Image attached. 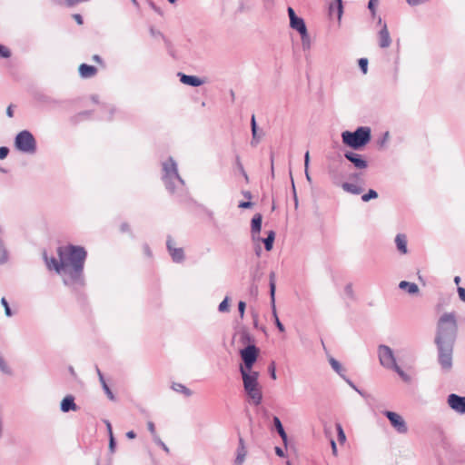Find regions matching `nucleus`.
<instances>
[{
    "instance_id": "680f3d73",
    "label": "nucleus",
    "mask_w": 465,
    "mask_h": 465,
    "mask_svg": "<svg viewBox=\"0 0 465 465\" xmlns=\"http://www.w3.org/2000/svg\"><path fill=\"white\" fill-rule=\"evenodd\" d=\"M108 112H109V115L104 117L105 120H111L112 119V115H113V113L114 112V107L112 106V105H109L106 107Z\"/></svg>"
},
{
    "instance_id": "c03bdc74",
    "label": "nucleus",
    "mask_w": 465,
    "mask_h": 465,
    "mask_svg": "<svg viewBox=\"0 0 465 465\" xmlns=\"http://www.w3.org/2000/svg\"><path fill=\"white\" fill-rule=\"evenodd\" d=\"M245 308H246V303L244 302H242V301H240L238 302V311H239L240 317L242 319L244 316Z\"/></svg>"
},
{
    "instance_id": "72a5a7b5",
    "label": "nucleus",
    "mask_w": 465,
    "mask_h": 465,
    "mask_svg": "<svg viewBox=\"0 0 465 465\" xmlns=\"http://www.w3.org/2000/svg\"><path fill=\"white\" fill-rule=\"evenodd\" d=\"M235 162H236V166L239 169L240 173L244 176L245 180L248 182V175L243 168V165L241 162L239 155L236 156Z\"/></svg>"
},
{
    "instance_id": "a18cd8bd",
    "label": "nucleus",
    "mask_w": 465,
    "mask_h": 465,
    "mask_svg": "<svg viewBox=\"0 0 465 465\" xmlns=\"http://www.w3.org/2000/svg\"><path fill=\"white\" fill-rule=\"evenodd\" d=\"M147 428L148 430L151 432L153 439H155V436H158V434L156 433L154 423L153 421H148Z\"/></svg>"
},
{
    "instance_id": "864d4df0",
    "label": "nucleus",
    "mask_w": 465,
    "mask_h": 465,
    "mask_svg": "<svg viewBox=\"0 0 465 465\" xmlns=\"http://www.w3.org/2000/svg\"><path fill=\"white\" fill-rule=\"evenodd\" d=\"M459 297L462 302H465V288L458 287L457 289Z\"/></svg>"
},
{
    "instance_id": "f8f14e48",
    "label": "nucleus",
    "mask_w": 465,
    "mask_h": 465,
    "mask_svg": "<svg viewBox=\"0 0 465 465\" xmlns=\"http://www.w3.org/2000/svg\"><path fill=\"white\" fill-rule=\"evenodd\" d=\"M262 216L261 213H256L253 215L252 222H251V233H252V239L253 242H260V232L262 230Z\"/></svg>"
},
{
    "instance_id": "a878e982",
    "label": "nucleus",
    "mask_w": 465,
    "mask_h": 465,
    "mask_svg": "<svg viewBox=\"0 0 465 465\" xmlns=\"http://www.w3.org/2000/svg\"><path fill=\"white\" fill-rule=\"evenodd\" d=\"M171 388L175 392L182 393L185 397H190L193 395V391L182 383L173 382Z\"/></svg>"
},
{
    "instance_id": "f3484780",
    "label": "nucleus",
    "mask_w": 465,
    "mask_h": 465,
    "mask_svg": "<svg viewBox=\"0 0 465 465\" xmlns=\"http://www.w3.org/2000/svg\"><path fill=\"white\" fill-rule=\"evenodd\" d=\"M177 75L180 78V81L186 85L190 86H200L203 84V80L194 76V75H187L183 73H178Z\"/></svg>"
},
{
    "instance_id": "9d476101",
    "label": "nucleus",
    "mask_w": 465,
    "mask_h": 465,
    "mask_svg": "<svg viewBox=\"0 0 465 465\" xmlns=\"http://www.w3.org/2000/svg\"><path fill=\"white\" fill-rule=\"evenodd\" d=\"M166 247L173 262L180 263L184 260V252L183 248L175 247V242L171 236L167 237Z\"/></svg>"
},
{
    "instance_id": "bf43d9fd",
    "label": "nucleus",
    "mask_w": 465,
    "mask_h": 465,
    "mask_svg": "<svg viewBox=\"0 0 465 465\" xmlns=\"http://www.w3.org/2000/svg\"><path fill=\"white\" fill-rule=\"evenodd\" d=\"M250 294L254 297L257 296V294H258V286L257 285H255V284L251 285Z\"/></svg>"
},
{
    "instance_id": "39448f33",
    "label": "nucleus",
    "mask_w": 465,
    "mask_h": 465,
    "mask_svg": "<svg viewBox=\"0 0 465 465\" xmlns=\"http://www.w3.org/2000/svg\"><path fill=\"white\" fill-rule=\"evenodd\" d=\"M243 388L254 405H260L262 400V390L258 382L259 373L252 371L241 370Z\"/></svg>"
},
{
    "instance_id": "79ce46f5",
    "label": "nucleus",
    "mask_w": 465,
    "mask_h": 465,
    "mask_svg": "<svg viewBox=\"0 0 465 465\" xmlns=\"http://www.w3.org/2000/svg\"><path fill=\"white\" fill-rule=\"evenodd\" d=\"M379 0H370L368 4V8L371 13L372 16H375L376 15V5L378 4Z\"/></svg>"
},
{
    "instance_id": "5701e85b",
    "label": "nucleus",
    "mask_w": 465,
    "mask_h": 465,
    "mask_svg": "<svg viewBox=\"0 0 465 465\" xmlns=\"http://www.w3.org/2000/svg\"><path fill=\"white\" fill-rule=\"evenodd\" d=\"M275 240V232L271 230L267 232V236L265 238H261L260 242L264 243V248L267 252H270L273 247V242Z\"/></svg>"
},
{
    "instance_id": "4be33fe9",
    "label": "nucleus",
    "mask_w": 465,
    "mask_h": 465,
    "mask_svg": "<svg viewBox=\"0 0 465 465\" xmlns=\"http://www.w3.org/2000/svg\"><path fill=\"white\" fill-rule=\"evenodd\" d=\"M395 243L400 252L405 254L408 252L407 238L404 234L399 233L396 235Z\"/></svg>"
},
{
    "instance_id": "1a4fd4ad",
    "label": "nucleus",
    "mask_w": 465,
    "mask_h": 465,
    "mask_svg": "<svg viewBox=\"0 0 465 465\" xmlns=\"http://www.w3.org/2000/svg\"><path fill=\"white\" fill-rule=\"evenodd\" d=\"M383 414L399 433L405 434L408 432V426L400 414L391 411H385Z\"/></svg>"
},
{
    "instance_id": "c756f323",
    "label": "nucleus",
    "mask_w": 465,
    "mask_h": 465,
    "mask_svg": "<svg viewBox=\"0 0 465 465\" xmlns=\"http://www.w3.org/2000/svg\"><path fill=\"white\" fill-rule=\"evenodd\" d=\"M37 100L43 104H60L59 101L55 100V99H53L52 97L48 96V95H45V94H39L37 96Z\"/></svg>"
},
{
    "instance_id": "f704fd0d",
    "label": "nucleus",
    "mask_w": 465,
    "mask_h": 465,
    "mask_svg": "<svg viewBox=\"0 0 465 465\" xmlns=\"http://www.w3.org/2000/svg\"><path fill=\"white\" fill-rule=\"evenodd\" d=\"M218 310L220 312H225L229 311V297H225L223 301L219 304Z\"/></svg>"
},
{
    "instance_id": "4468645a",
    "label": "nucleus",
    "mask_w": 465,
    "mask_h": 465,
    "mask_svg": "<svg viewBox=\"0 0 465 465\" xmlns=\"http://www.w3.org/2000/svg\"><path fill=\"white\" fill-rule=\"evenodd\" d=\"M379 36V46L381 48H388L391 44V38L386 24H383L381 30L378 33Z\"/></svg>"
},
{
    "instance_id": "c9c22d12",
    "label": "nucleus",
    "mask_w": 465,
    "mask_h": 465,
    "mask_svg": "<svg viewBox=\"0 0 465 465\" xmlns=\"http://www.w3.org/2000/svg\"><path fill=\"white\" fill-rule=\"evenodd\" d=\"M301 38H302V48L304 50L310 49V47H311V40H310V36L308 35V32H306L304 36L301 35Z\"/></svg>"
},
{
    "instance_id": "20e7f679",
    "label": "nucleus",
    "mask_w": 465,
    "mask_h": 465,
    "mask_svg": "<svg viewBox=\"0 0 465 465\" xmlns=\"http://www.w3.org/2000/svg\"><path fill=\"white\" fill-rule=\"evenodd\" d=\"M371 139V128L360 126L355 131H344L341 133L342 143L353 150H361L370 143Z\"/></svg>"
},
{
    "instance_id": "49530a36",
    "label": "nucleus",
    "mask_w": 465,
    "mask_h": 465,
    "mask_svg": "<svg viewBox=\"0 0 465 465\" xmlns=\"http://www.w3.org/2000/svg\"><path fill=\"white\" fill-rule=\"evenodd\" d=\"M268 371L270 372V376L272 379L276 380V372H275V363L272 361L268 367Z\"/></svg>"
},
{
    "instance_id": "338daca9",
    "label": "nucleus",
    "mask_w": 465,
    "mask_h": 465,
    "mask_svg": "<svg viewBox=\"0 0 465 465\" xmlns=\"http://www.w3.org/2000/svg\"><path fill=\"white\" fill-rule=\"evenodd\" d=\"M143 252L144 253L147 255V256H151L152 255V252L150 250V247L147 245V244H143Z\"/></svg>"
},
{
    "instance_id": "0e129e2a",
    "label": "nucleus",
    "mask_w": 465,
    "mask_h": 465,
    "mask_svg": "<svg viewBox=\"0 0 465 465\" xmlns=\"http://www.w3.org/2000/svg\"><path fill=\"white\" fill-rule=\"evenodd\" d=\"M104 423H105V425H106V429H107V431H108V435H109V437H111V434H114V433H113L112 425H111V423H110V421H109V420H104Z\"/></svg>"
},
{
    "instance_id": "8fccbe9b",
    "label": "nucleus",
    "mask_w": 465,
    "mask_h": 465,
    "mask_svg": "<svg viewBox=\"0 0 465 465\" xmlns=\"http://www.w3.org/2000/svg\"><path fill=\"white\" fill-rule=\"evenodd\" d=\"M91 114L89 111H84L74 117V122L81 120L84 116H88Z\"/></svg>"
},
{
    "instance_id": "0eeeda50",
    "label": "nucleus",
    "mask_w": 465,
    "mask_h": 465,
    "mask_svg": "<svg viewBox=\"0 0 465 465\" xmlns=\"http://www.w3.org/2000/svg\"><path fill=\"white\" fill-rule=\"evenodd\" d=\"M240 355L243 361V365L240 367V371H252L253 364L257 361L259 349L254 344H248L240 351Z\"/></svg>"
},
{
    "instance_id": "58836bf2",
    "label": "nucleus",
    "mask_w": 465,
    "mask_h": 465,
    "mask_svg": "<svg viewBox=\"0 0 465 465\" xmlns=\"http://www.w3.org/2000/svg\"><path fill=\"white\" fill-rule=\"evenodd\" d=\"M359 66L361 72L365 74L368 71V59L361 58L359 59Z\"/></svg>"
},
{
    "instance_id": "a19ab883",
    "label": "nucleus",
    "mask_w": 465,
    "mask_h": 465,
    "mask_svg": "<svg viewBox=\"0 0 465 465\" xmlns=\"http://www.w3.org/2000/svg\"><path fill=\"white\" fill-rule=\"evenodd\" d=\"M11 56L10 50L3 45H0V57L8 58Z\"/></svg>"
},
{
    "instance_id": "5fc2aeb1",
    "label": "nucleus",
    "mask_w": 465,
    "mask_h": 465,
    "mask_svg": "<svg viewBox=\"0 0 465 465\" xmlns=\"http://www.w3.org/2000/svg\"><path fill=\"white\" fill-rule=\"evenodd\" d=\"M275 325H276L277 329H278L281 332L285 331V328H284L283 324L281 322V321L279 320V318H278V317H276V320H275Z\"/></svg>"
},
{
    "instance_id": "4d7b16f0",
    "label": "nucleus",
    "mask_w": 465,
    "mask_h": 465,
    "mask_svg": "<svg viewBox=\"0 0 465 465\" xmlns=\"http://www.w3.org/2000/svg\"><path fill=\"white\" fill-rule=\"evenodd\" d=\"M288 15H289V17H290V22H292L293 19L298 18V16L296 15L294 10L292 7H288Z\"/></svg>"
},
{
    "instance_id": "6ab92c4d",
    "label": "nucleus",
    "mask_w": 465,
    "mask_h": 465,
    "mask_svg": "<svg viewBox=\"0 0 465 465\" xmlns=\"http://www.w3.org/2000/svg\"><path fill=\"white\" fill-rule=\"evenodd\" d=\"M97 73V69L94 65H90L87 64H82L79 66V74L82 78H91L94 76Z\"/></svg>"
},
{
    "instance_id": "f03ea898",
    "label": "nucleus",
    "mask_w": 465,
    "mask_h": 465,
    "mask_svg": "<svg viewBox=\"0 0 465 465\" xmlns=\"http://www.w3.org/2000/svg\"><path fill=\"white\" fill-rule=\"evenodd\" d=\"M457 331L458 326L454 312L443 313L439 319L435 337L438 362L443 372H450L452 369V354Z\"/></svg>"
},
{
    "instance_id": "bb28decb",
    "label": "nucleus",
    "mask_w": 465,
    "mask_h": 465,
    "mask_svg": "<svg viewBox=\"0 0 465 465\" xmlns=\"http://www.w3.org/2000/svg\"><path fill=\"white\" fill-rule=\"evenodd\" d=\"M273 425L275 427V430L281 436L282 440H283V442L286 443L287 442V434L283 429L281 420L276 416L273 417Z\"/></svg>"
},
{
    "instance_id": "09e8293b",
    "label": "nucleus",
    "mask_w": 465,
    "mask_h": 465,
    "mask_svg": "<svg viewBox=\"0 0 465 465\" xmlns=\"http://www.w3.org/2000/svg\"><path fill=\"white\" fill-rule=\"evenodd\" d=\"M270 161H271V176H272V178H274V153H273V152H271Z\"/></svg>"
},
{
    "instance_id": "c85d7f7f",
    "label": "nucleus",
    "mask_w": 465,
    "mask_h": 465,
    "mask_svg": "<svg viewBox=\"0 0 465 465\" xmlns=\"http://www.w3.org/2000/svg\"><path fill=\"white\" fill-rule=\"evenodd\" d=\"M329 362L331 366V368L342 378H344V369L343 367L341 366V364L337 361L335 360L334 358L331 357L330 360H329Z\"/></svg>"
},
{
    "instance_id": "37998d69",
    "label": "nucleus",
    "mask_w": 465,
    "mask_h": 465,
    "mask_svg": "<svg viewBox=\"0 0 465 465\" xmlns=\"http://www.w3.org/2000/svg\"><path fill=\"white\" fill-rule=\"evenodd\" d=\"M336 429H337V431H338V438H339V440L340 441H344L346 437H345V434H344V431L342 430V427L340 423H337L336 424Z\"/></svg>"
},
{
    "instance_id": "412c9836",
    "label": "nucleus",
    "mask_w": 465,
    "mask_h": 465,
    "mask_svg": "<svg viewBox=\"0 0 465 465\" xmlns=\"http://www.w3.org/2000/svg\"><path fill=\"white\" fill-rule=\"evenodd\" d=\"M251 128H252V136L251 144L252 146H256L261 140V135L258 134V127H257V124L255 121V116L253 114L252 115V119H251Z\"/></svg>"
},
{
    "instance_id": "393cba45",
    "label": "nucleus",
    "mask_w": 465,
    "mask_h": 465,
    "mask_svg": "<svg viewBox=\"0 0 465 465\" xmlns=\"http://www.w3.org/2000/svg\"><path fill=\"white\" fill-rule=\"evenodd\" d=\"M400 289L405 290L410 294H415L419 292L418 285L414 282L401 281L399 284Z\"/></svg>"
},
{
    "instance_id": "cd10ccee",
    "label": "nucleus",
    "mask_w": 465,
    "mask_h": 465,
    "mask_svg": "<svg viewBox=\"0 0 465 465\" xmlns=\"http://www.w3.org/2000/svg\"><path fill=\"white\" fill-rule=\"evenodd\" d=\"M341 188L351 194H360L362 192V188L351 183H343Z\"/></svg>"
},
{
    "instance_id": "774afa93",
    "label": "nucleus",
    "mask_w": 465,
    "mask_h": 465,
    "mask_svg": "<svg viewBox=\"0 0 465 465\" xmlns=\"http://www.w3.org/2000/svg\"><path fill=\"white\" fill-rule=\"evenodd\" d=\"M126 437L128 439L133 440V439H134L136 437V433L134 430H129V431L126 432Z\"/></svg>"
},
{
    "instance_id": "de8ad7c7",
    "label": "nucleus",
    "mask_w": 465,
    "mask_h": 465,
    "mask_svg": "<svg viewBox=\"0 0 465 465\" xmlns=\"http://www.w3.org/2000/svg\"><path fill=\"white\" fill-rule=\"evenodd\" d=\"M116 441L114 437V434H111V437H109V450L113 453L115 450Z\"/></svg>"
},
{
    "instance_id": "e2e57ef3",
    "label": "nucleus",
    "mask_w": 465,
    "mask_h": 465,
    "mask_svg": "<svg viewBox=\"0 0 465 465\" xmlns=\"http://www.w3.org/2000/svg\"><path fill=\"white\" fill-rule=\"evenodd\" d=\"M309 162H310V154H309V152L307 151L305 153V155H304V167H305V169L309 168Z\"/></svg>"
},
{
    "instance_id": "473e14b6",
    "label": "nucleus",
    "mask_w": 465,
    "mask_h": 465,
    "mask_svg": "<svg viewBox=\"0 0 465 465\" xmlns=\"http://www.w3.org/2000/svg\"><path fill=\"white\" fill-rule=\"evenodd\" d=\"M241 340L243 343L253 344L254 339L248 331H242L241 333Z\"/></svg>"
},
{
    "instance_id": "f257e3e1",
    "label": "nucleus",
    "mask_w": 465,
    "mask_h": 465,
    "mask_svg": "<svg viewBox=\"0 0 465 465\" xmlns=\"http://www.w3.org/2000/svg\"><path fill=\"white\" fill-rule=\"evenodd\" d=\"M58 258L48 257L46 252L43 258L48 270L58 273L65 286L77 291L85 286L84 263L87 252L80 245L67 244L56 250Z\"/></svg>"
},
{
    "instance_id": "dca6fc26",
    "label": "nucleus",
    "mask_w": 465,
    "mask_h": 465,
    "mask_svg": "<svg viewBox=\"0 0 465 465\" xmlns=\"http://www.w3.org/2000/svg\"><path fill=\"white\" fill-rule=\"evenodd\" d=\"M269 278H270V297H271V305H272V315L274 317V321L276 320V317H278L277 315V312H276V307H275V273L273 272H272L269 275Z\"/></svg>"
},
{
    "instance_id": "7c9ffc66",
    "label": "nucleus",
    "mask_w": 465,
    "mask_h": 465,
    "mask_svg": "<svg viewBox=\"0 0 465 465\" xmlns=\"http://www.w3.org/2000/svg\"><path fill=\"white\" fill-rule=\"evenodd\" d=\"M0 371L3 373L7 374V375L12 374L11 368L8 366V364L6 363V361H5V359L3 358V356L1 354H0Z\"/></svg>"
},
{
    "instance_id": "7ed1b4c3",
    "label": "nucleus",
    "mask_w": 465,
    "mask_h": 465,
    "mask_svg": "<svg viewBox=\"0 0 465 465\" xmlns=\"http://www.w3.org/2000/svg\"><path fill=\"white\" fill-rule=\"evenodd\" d=\"M162 180L166 190L178 197H182L185 192V183L178 173V164L173 157H168L161 163Z\"/></svg>"
},
{
    "instance_id": "6e6552de",
    "label": "nucleus",
    "mask_w": 465,
    "mask_h": 465,
    "mask_svg": "<svg viewBox=\"0 0 465 465\" xmlns=\"http://www.w3.org/2000/svg\"><path fill=\"white\" fill-rule=\"evenodd\" d=\"M378 357L381 365L386 369L391 370L397 364L393 351L387 345H379Z\"/></svg>"
},
{
    "instance_id": "a211bd4d",
    "label": "nucleus",
    "mask_w": 465,
    "mask_h": 465,
    "mask_svg": "<svg viewBox=\"0 0 465 465\" xmlns=\"http://www.w3.org/2000/svg\"><path fill=\"white\" fill-rule=\"evenodd\" d=\"M60 409L63 412H69L71 411H77L78 407L74 402V398L72 395L65 396L60 405Z\"/></svg>"
},
{
    "instance_id": "4c0bfd02",
    "label": "nucleus",
    "mask_w": 465,
    "mask_h": 465,
    "mask_svg": "<svg viewBox=\"0 0 465 465\" xmlns=\"http://www.w3.org/2000/svg\"><path fill=\"white\" fill-rule=\"evenodd\" d=\"M391 370L395 371L404 381H409V376L404 372V371L398 364H396Z\"/></svg>"
},
{
    "instance_id": "6e6d98bb",
    "label": "nucleus",
    "mask_w": 465,
    "mask_h": 465,
    "mask_svg": "<svg viewBox=\"0 0 465 465\" xmlns=\"http://www.w3.org/2000/svg\"><path fill=\"white\" fill-rule=\"evenodd\" d=\"M252 203L250 202V201H247V202H241L238 205L239 208H242V209H248L250 207H252Z\"/></svg>"
},
{
    "instance_id": "603ef678",
    "label": "nucleus",
    "mask_w": 465,
    "mask_h": 465,
    "mask_svg": "<svg viewBox=\"0 0 465 465\" xmlns=\"http://www.w3.org/2000/svg\"><path fill=\"white\" fill-rule=\"evenodd\" d=\"M344 291L346 292V294L348 296H350L351 298H353V291H352V285L351 283H348L345 288H344Z\"/></svg>"
},
{
    "instance_id": "3c124183",
    "label": "nucleus",
    "mask_w": 465,
    "mask_h": 465,
    "mask_svg": "<svg viewBox=\"0 0 465 465\" xmlns=\"http://www.w3.org/2000/svg\"><path fill=\"white\" fill-rule=\"evenodd\" d=\"M9 153V149L5 146L0 147V159H5Z\"/></svg>"
},
{
    "instance_id": "aec40b11",
    "label": "nucleus",
    "mask_w": 465,
    "mask_h": 465,
    "mask_svg": "<svg viewBox=\"0 0 465 465\" xmlns=\"http://www.w3.org/2000/svg\"><path fill=\"white\" fill-rule=\"evenodd\" d=\"M290 25L292 29L296 30L301 35H305L307 27L302 18L298 17L290 22Z\"/></svg>"
},
{
    "instance_id": "13d9d810",
    "label": "nucleus",
    "mask_w": 465,
    "mask_h": 465,
    "mask_svg": "<svg viewBox=\"0 0 465 465\" xmlns=\"http://www.w3.org/2000/svg\"><path fill=\"white\" fill-rule=\"evenodd\" d=\"M337 2V12H338V17L340 18L342 15V2L341 0H336Z\"/></svg>"
},
{
    "instance_id": "e433bc0d",
    "label": "nucleus",
    "mask_w": 465,
    "mask_h": 465,
    "mask_svg": "<svg viewBox=\"0 0 465 465\" xmlns=\"http://www.w3.org/2000/svg\"><path fill=\"white\" fill-rule=\"evenodd\" d=\"M1 303H2V305H3V306H4V308H5V315H6L7 317H11V316L13 315V312H12V311H11L10 307H9V304H8V302L6 301V299L3 297V298L1 299Z\"/></svg>"
},
{
    "instance_id": "2eb2a0df",
    "label": "nucleus",
    "mask_w": 465,
    "mask_h": 465,
    "mask_svg": "<svg viewBox=\"0 0 465 465\" xmlns=\"http://www.w3.org/2000/svg\"><path fill=\"white\" fill-rule=\"evenodd\" d=\"M247 455V450L244 444V440L242 436L239 434V443L236 450V458H235V465H242L244 462L245 457Z\"/></svg>"
},
{
    "instance_id": "ea45409f",
    "label": "nucleus",
    "mask_w": 465,
    "mask_h": 465,
    "mask_svg": "<svg viewBox=\"0 0 465 465\" xmlns=\"http://www.w3.org/2000/svg\"><path fill=\"white\" fill-rule=\"evenodd\" d=\"M153 441L160 446L166 453L170 452L169 448L166 446V444L160 439L159 436H155V439H153Z\"/></svg>"
},
{
    "instance_id": "2f4dec72",
    "label": "nucleus",
    "mask_w": 465,
    "mask_h": 465,
    "mask_svg": "<svg viewBox=\"0 0 465 465\" xmlns=\"http://www.w3.org/2000/svg\"><path fill=\"white\" fill-rule=\"evenodd\" d=\"M378 197V193L375 190L370 189L367 193L361 196V200L363 202H369L371 199H376Z\"/></svg>"
},
{
    "instance_id": "b1692460",
    "label": "nucleus",
    "mask_w": 465,
    "mask_h": 465,
    "mask_svg": "<svg viewBox=\"0 0 465 465\" xmlns=\"http://www.w3.org/2000/svg\"><path fill=\"white\" fill-rule=\"evenodd\" d=\"M96 372L98 374V377H99V381L102 384V387L104 391V392L106 393L107 397L111 400V401H114V393L112 392L111 389L109 388V386L107 385L105 380H104V377L102 373V371H100V369L98 367H96Z\"/></svg>"
},
{
    "instance_id": "423d86ee",
    "label": "nucleus",
    "mask_w": 465,
    "mask_h": 465,
    "mask_svg": "<svg viewBox=\"0 0 465 465\" xmlns=\"http://www.w3.org/2000/svg\"><path fill=\"white\" fill-rule=\"evenodd\" d=\"M15 146L19 152L28 154H34L37 150L36 140L27 130H23L16 134Z\"/></svg>"
},
{
    "instance_id": "9b49d317",
    "label": "nucleus",
    "mask_w": 465,
    "mask_h": 465,
    "mask_svg": "<svg viewBox=\"0 0 465 465\" xmlns=\"http://www.w3.org/2000/svg\"><path fill=\"white\" fill-rule=\"evenodd\" d=\"M447 402L450 408L457 413H465V396L451 393L448 396Z\"/></svg>"
},
{
    "instance_id": "ddd939ff",
    "label": "nucleus",
    "mask_w": 465,
    "mask_h": 465,
    "mask_svg": "<svg viewBox=\"0 0 465 465\" xmlns=\"http://www.w3.org/2000/svg\"><path fill=\"white\" fill-rule=\"evenodd\" d=\"M344 157L350 161L357 169H365L368 166L367 161L359 153L346 152Z\"/></svg>"
},
{
    "instance_id": "052dcab7",
    "label": "nucleus",
    "mask_w": 465,
    "mask_h": 465,
    "mask_svg": "<svg viewBox=\"0 0 465 465\" xmlns=\"http://www.w3.org/2000/svg\"><path fill=\"white\" fill-rule=\"evenodd\" d=\"M73 18L75 20V22L78 24V25H83L84 21H83V17L81 15L79 14H74L73 15Z\"/></svg>"
},
{
    "instance_id": "69168bd1",
    "label": "nucleus",
    "mask_w": 465,
    "mask_h": 465,
    "mask_svg": "<svg viewBox=\"0 0 465 465\" xmlns=\"http://www.w3.org/2000/svg\"><path fill=\"white\" fill-rule=\"evenodd\" d=\"M121 231H122L123 232H129V231H130V226H129V224H128V223H122V224H121Z\"/></svg>"
}]
</instances>
